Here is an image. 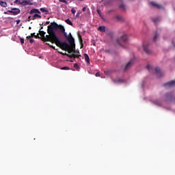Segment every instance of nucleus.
I'll use <instances>...</instances> for the list:
<instances>
[{
  "instance_id": "obj_38",
  "label": "nucleus",
  "mask_w": 175,
  "mask_h": 175,
  "mask_svg": "<svg viewBox=\"0 0 175 175\" xmlns=\"http://www.w3.org/2000/svg\"><path fill=\"white\" fill-rule=\"evenodd\" d=\"M29 39V43H33V42H35V40H33L32 38Z\"/></svg>"
},
{
  "instance_id": "obj_28",
  "label": "nucleus",
  "mask_w": 175,
  "mask_h": 175,
  "mask_svg": "<svg viewBox=\"0 0 175 175\" xmlns=\"http://www.w3.org/2000/svg\"><path fill=\"white\" fill-rule=\"evenodd\" d=\"M60 69L62 70H69L70 68L68 66H64V67H61Z\"/></svg>"
},
{
  "instance_id": "obj_2",
  "label": "nucleus",
  "mask_w": 175,
  "mask_h": 175,
  "mask_svg": "<svg viewBox=\"0 0 175 175\" xmlns=\"http://www.w3.org/2000/svg\"><path fill=\"white\" fill-rule=\"evenodd\" d=\"M64 31H61L62 33H64V36L67 39L68 43V46H62L59 47V49H62V50H68V53H76L75 49H76V44H75V38H73V36H72V33H66L65 32V27H64Z\"/></svg>"
},
{
  "instance_id": "obj_22",
  "label": "nucleus",
  "mask_w": 175,
  "mask_h": 175,
  "mask_svg": "<svg viewBox=\"0 0 175 175\" xmlns=\"http://www.w3.org/2000/svg\"><path fill=\"white\" fill-rule=\"evenodd\" d=\"M39 33H40V36L42 37V39L44 38V35H46V32L41 31V30L39 31Z\"/></svg>"
},
{
  "instance_id": "obj_45",
  "label": "nucleus",
  "mask_w": 175,
  "mask_h": 175,
  "mask_svg": "<svg viewBox=\"0 0 175 175\" xmlns=\"http://www.w3.org/2000/svg\"><path fill=\"white\" fill-rule=\"evenodd\" d=\"M157 105H158V106H161L162 104H161V103H159L157 104Z\"/></svg>"
},
{
  "instance_id": "obj_52",
  "label": "nucleus",
  "mask_w": 175,
  "mask_h": 175,
  "mask_svg": "<svg viewBox=\"0 0 175 175\" xmlns=\"http://www.w3.org/2000/svg\"><path fill=\"white\" fill-rule=\"evenodd\" d=\"M174 100H175V98H174Z\"/></svg>"
},
{
  "instance_id": "obj_11",
  "label": "nucleus",
  "mask_w": 175,
  "mask_h": 175,
  "mask_svg": "<svg viewBox=\"0 0 175 175\" xmlns=\"http://www.w3.org/2000/svg\"><path fill=\"white\" fill-rule=\"evenodd\" d=\"M150 5H152V6H154V8H157V9H161L162 8V5L161 4H158L154 1H151L150 2Z\"/></svg>"
},
{
  "instance_id": "obj_42",
  "label": "nucleus",
  "mask_w": 175,
  "mask_h": 175,
  "mask_svg": "<svg viewBox=\"0 0 175 175\" xmlns=\"http://www.w3.org/2000/svg\"><path fill=\"white\" fill-rule=\"evenodd\" d=\"M100 76V72H97L96 74V77H99Z\"/></svg>"
},
{
  "instance_id": "obj_47",
  "label": "nucleus",
  "mask_w": 175,
  "mask_h": 175,
  "mask_svg": "<svg viewBox=\"0 0 175 175\" xmlns=\"http://www.w3.org/2000/svg\"><path fill=\"white\" fill-rule=\"evenodd\" d=\"M20 21H16V24H19Z\"/></svg>"
},
{
  "instance_id": "obj_41",
  "label": "nucleus",
  "mask_w": 175,
  "mask_h": 175,
  "mask_svg": "<svg viewBox=\"0 0 175 175\" xmlns=\"http://www.w3.org/2000/svg\"><path fill=\"white\" fill-rule=\"evenodd\" d=\"M74 68H75L76 69H77V68H79V64H74Z\"/></svg>"
},
{
  "instance_id": "obj_44",
  "label": "nucleus",
  "mask_w": 175,
  "mask_h": 175,
  "mask_svg": "<svg viewBox=\"0 0 175 175\" xmlns=\"http://www.w3.org/2000/svg\"><path fill=\"white\" fill-rule=\"evenodd\" d=\"M27 21H31V16H29Z\"/></svg>"
},
{
  "instance_id": "obj_40",
  "label": "nucleus",
  "mask_w": 175,
  "mask_h": 175,
  "mask_svg": "<svg viewBox=\"0 0 175 175\" xmlns=\"http://www.w3.org/2000/svg\"><path fill=\"white\" fill-rule=\"evenodd\" d=\"M21 44H24V38H20Z\"/></svg>"
},
{
  "instance_id": "obj_30",
  "label": "nucleus",
  "mask_w": 175,
  "mask_h": 175,
  "mask_svg": "<svg viewBox=\"0 0 175 175\" xmlns=\"http://www.w3.org/2000/svg\"><path fill=\"white\" fill-rule=\"evenodd\" d=\"M96 12L100 16V17L102 16V12H100V9L97 8Z\"/></svg>"
},
{
  "instance_id": "obj_13",
  "label": "nucleus",
  "mask_w": 175,
  "mask_h": 175,
  "mask_svg": "<svg viewBox=\"0 0 175 175\" xmlns=\"http://www.w3.org/2000/svg\"><path fill=\"white\" fill-rule=\"evenodd\" d=\"M34 13H36L37 14H41L40 11H39V10H38V9H32L29 12V14H33Z\"/></svg>"
},
{
  "instance_id": "obj_31",
  "label": "nucleus",
  "mask_w": 175,
  "mask_h": 175,
  "mask_svg": "<svg viewBox=\"0 0 175 175\" xmlns=\"http://www.w3.org/2000/svg\"><path fill=\"white\" fill-rule=\"evenodd\" d=\"M58 53H59V54H62V55H66L67 57H69L70 55H69V54H68V53H62V52H60V51H58Z\"/></svg>"
},
{
  "instance_id": "obj_10",
  "label": "nucleus",
  "mask_w": 175,
  "mask_h": 175,
  "mask_svg": "<svg viewBox=\"0 0 175 175\" xmlns=\"http://www.w3.org/2000/svg\"><path fill=\"white\" fill-rule=\"evenodd\" d=\"M154 70H155V73H156L157 76H158V77H162V72H161V68L157 67L154 69Z\"/></svg>"
},
{
  "instance_id": "obj_29",
  "label": "nucleus",
  "mask_w": 175,
  "mask_h": 175,
  "mask_svg": "<svg viewBox=\"0 0 175 175\" xmlns=\"http://www.w3.org/2000/svg\"><path fill=\"white\" fill-rule=\"evenodd\" d=\"M14 3H16V5H22L21 0H16Z\"/></svg>"
},
{
  "instance_id": "obj_19",
  "label": "nucleus",
  "mask_w": 175,
  "mask_h": 175,
  "mask_svg": "<svg viewBox=\"0 0 175 175\" xmlns=\"http://www.w3.org/2000/svg\"><path fill=\"white\" fill-rule=\"evenodd\" d=\"M36 18H42V16L38 14H35L32 18L31 20H36Z\"/></svg>"
},
{
  "instance_id": "obj_50",
  "label": "nucleus",
  "mask_w": 175,
  "mask_h": 175,
  "mask_svg": "<svg viewBox=\"0 0 175 175\" xmlns=\"http://www.w3.org/2000/svg\"><path fill=\"white\" fill-rule=\"evenodd\" d=\"M105 51H106V53H109V50H106Z\"/></svg>"
},
{
  "instance_id": "obj_43",
  "label": "nucleus",
  "mask_w": 175,
  "mask_h": 175,
  "mask_svg": "<svg viewBox=\"0 0 175 175\" xmlns=\"http://www.w3.org/2000/svg\"><path fill=\"white\" fill-rule=\"evenodd\" d=\"M83 12H85V10H87V7H84L82 9Z\"/></svg>"
},
{
  "instance_id": "obj_37",
  "label": "nucleus",
  "mask_w": 175,
  "mask_h": 175,
  "mask_svg": "<svg viewBox=\"0 0 175 175\" xmlns=\"http://www.w3.org/2000/svg\"><path fill=\"white\" fill-rule=\"evenodd\" d=\"M34 38H35L36 39H40V37L39 36V33H37V35H35V36H34Z\"/></svg>"
},
{
  "instance_id": "obj_6",
  "label": "nucleus",
  "mask_w": 175,
  "mask_h": 175,
  "mask_svg": "<svg viewBox=\"0 0 175 175\" xmlns=\"http://www.w3.org/2000/svg\"><path fill=\"white\" fill-rule=\"evenodd\" d=\"M133 64H135V62H133V60H131L130 62H129L126 64V66L122 67L124 71V72H128V70H129V69H131V68H132V66H133Z\"/></svg>"
},
{
  "instance_id": "obj_27",
  "label": "nucleus",
  "mask_w": 175,
  "mask_h": 175,
  "mask_svg": "<svg viewBox=\"0 0 175 175\" xmlns=\"http://www.w3.org/2000/svg\"><path fill=\"white\" fill-rule=\"evenodd\" d=\"M152 21H153V23L157 24L159 21V18H154L152 19Z\"/></svg>"
},
{
  "instance_id": "obj_48",
  "label": "nucleus",
  "mask_w": 175,
  "mask_h": 175,
  "mask_svg": "<svg viewBox=\"0 0 175 175\" xmlns=\"http://www.w3.org/2000/svg\"><path fill=\"white\" fill-rule=\"evenodd\" d=\"M46 24H50V21L46 22Z\"/></svg>"
},
{
  "instance_id": "obj_36",
  "label": "nucleus",
  "mask_w": 175,
  "mask_h": 175,
  "mask_svg": "<svg viewBox=\"0 0 175 175\" xmlns=\"http://www.w3.org/2000/svg\"><path fill=\"white\" fill-rule=\"evenodd\" d=\"M71 12L72 14H76V10L75 8H72Z\"/></svg>"
},
{
  "instance_id": "obj_51",
  "label": "nucleus",
  "mask_w": 175,
  "mask_h": 175,
  "mask_svg": "<svg viewBox=\"0 0 175 175\" xmlns=\"http://www.w3.org/2000/svg\"><path fill=\"white\" fill-rule=\"evenodd\" d=\"M41 29H43V27H41Z\"/></svg>"
},
{
  "instance_id": "obj_8",
  "label": "nucleus",
  "mask_w": 175,
  "mask_h": 175,
  "mask_svg": "<svg viewBox=\"0 0 175 175\" xmlns=\"http://www.w3.org/2000/svg\"><path fill=\"white\" fill-rule=\"evenodd\" d=\"M143 47H144V50L145 53H146L148 55H150V54H152V51H151V50H149L147 48V47H148V44L147 45H146V44H144Z\"/></svg>"
},
{
  "instance_id": "obj_3",
  "label": "nucleus",
  "mask_w": 175,
  "mask_h": 175,
  "mask_svg": "<svg viewBox=\"0 0 175 175\" xmlns=\"http://www.w3.org/2000/svg\"><path fill=\"white\" fill-rule=\"evenodd\" d=\"M59 29L60 32H64V26L62 25H57V23H51L50 25L48 26L47 32L51 33L53 36H55V31Z\"/></svg>"
},
{
  "instance_id": "obj_1",
  "label": "nucleus",
  "mask_w": 175,
  "mask_h": 175,
  "mask_svg": "<svg viewBox=\"0 0 175 175\" xmlns=\"http://www.w3.org/2000/svg\"><path fill=\"white\" fill-rule=\"evenodd\" d=\"M49 35H46L43 38L44 42H51V43H55L57 47H69V44H68L66 42H62L59 40V38L57 36V34H55L53 36L51 34V33H49V31H47Z\"/></svg>"
},
{
  "instance_id": "obj_16",
  "label": "nucleus",
  "mask_w": 175,
  "mask_h": 175,
  "mask_svg": "<svg viewBox=\"0 0 175 175\" xmlns=\"http://www.w3.org/2000/svg\"><path fill=\"white\" fill-rule=\"evenodd\" d=\"M97 29L100 32H106V27L105 26H100Z\"/></svg>"
},
{
  "instance_id": "obj_18",
  "label": "nucleus",
  "mask_w": 175,
  "mask_h": 175,
  "mask_svg": "<svg viewBox=\"0 0 175 175\" xmlns=\"http://www.w3.org/2000/svg\"><path fill=\"white\" fill-rule=\"evenodd\" d=\"M165 96L168 100H172V99H173V97L172 96V93L165 94Z\"/></svg>"
},
{
  "instance_id": "obj_21",
  "label": "nucleus",
  "mask_w": 175,
  "mask_h": 175,
  "mask_svg": "<svg viewBox=\"0 0 175 175\" xmlns=\"http://www.w3.org/2000/svg\"><path fill=\"white\" fill-rule=\"evenodd\" d=\"M40 10L42 13H46V14H47L49 13V10H46V8H40Z\"/></svg>"
},
{
  "instance_id": "obj_12",
  "label": "nucleus",
  "mask_w": 175,
  "mask_h": 175,
  "mask_svg": "<svg viewBox=\"0 0 175 175\" xmlns=\"http://www.w3.org/2000/svg\"><path fill=\"white\" fill-rule=\"evenodd\" d=\"M119 8L121 9L123 12L128 10V7L126 5L122 3L119 5Z\"/></svg>"
},
{
  "instance_id": "obj_15",
  "label": "nucleus",
  "mask_w": 175,
  "mask_h": 175,
  "mask_svg": "<svg viewBox=\"0 0 175 175\" xmlns=\"http://www.w3.org/2000/svg\"><path fill=\"white\" fill-rule=\"evenodd\" d=\"M78 54H72L69 56V58H79V57H81V55H79L80 54V52H77Z\"/></svg>"
},
{
  "instance_id": "obj_39",
  "label": "nucleus",
  "mask_w": 175,
  "mask_h": 175,
  "mask_svg": "<svg viewBox=\"0 0 175 175\" xmlns=\"http://www.w3.org/2000/svg\"><path fill=\"white\" fill-rule=\"evenodd\" d=\"M48 45L49 46V47H51V49H53V50H57L55 49V46H53V45H50L49 44H48Z\"/></svg>"
},
{
  "instance_id": "obj_26",
  "label": "nucleus",
  "mask_w": 175,
  "mask_h": 175,
  "mask_svg": "<svg viewBox=\"0 0 175 175\" xmlns=\"http://www.w3.org/2000/svg\"><path fill=\"white\" fill-rule=\"evenodd\" d=\"M105 75L106 76H110V70L109 69H107L105 70Z\"/></svg>"
},
{
  "instance_id": "obj_33",
  "label": "nucleus",
  "mask_w": 175,
  "mask_h": 175,
  "mask_svg": "<svg viewBox=\"0 0 175 175\" xmlns=\"http://www.w3.org/2000/svg\"><path fill=\"white\" fill-rule=\"evenodd\" d=\"M28 3H29L28 1L23 0L22 1V5H28Z\"/></svg>"
},
{
  "instance_id": "obj_49",
  "label": "nucleus",
  "mask_w": 175,
  "mask_h": 175,
  "mask_svg": "<svg viewBox=\"0 0 175 175\" xmlns=\"http://www.w3.org/2000/svg\"><path fill=\"white\" fill-rule=\"evenodd\" d=\"M173 46L175 47V42H172Z\"/></svg>"
},
{
  "instance_id": "obj_32",
  "label": "nucleus",
  "mask_w": 175,
  "mask_h": 175,
  "mask_svg": "<svg viewBox=\"0 0 175 175\" xmlns=\"http://www.w3.org/2000/svg\"><path fill=\"white\" fill-rule=\"evenodd\" d=\"M147 69H148V70H152V66H151V65H150V64H148V66H147Z\"/></svg>"
},
{
  "instance_id": "obj_9",
  "label": "nucleus",
  "mask_w": 175,
  "mask_h": 175,
  "mask_svg": "<svg viewBox=\"0 0 175 175\" xmlns=\"http://www.w3.org/2000/svg\"><path fill=\"white\" fill-rule=\"evenodd\" d=\"M115 20L117 21H119L120 23H124L125 21V18H124L120 15H117L115 17Z\"/></svg>"
},
{
  "instance_id": "obj_14",
  "label": "nucleus",
  "mask_w": 175,
  "mask_h": 175,
  "mask_svg": "<svg viewBox=\"0 0 175 175\" xmlns=\"http://www.w3.org/2000/svg\"><path fill=\"white\" fill-rule=\"evenodd\" d=\"M83 55H84L85 62L88 64V65H90V56H88V54H87V53H84Z\"/></svg>"
},
{
  "instance_id": "obj_4",
  "label": "nucleus",
  "mask_w": 175,
  "mask_h": 175,
  "mask_svg": "<svg viewBox=\"0 0 175 175\" xmlns=\"http://www.w3.org/2000/svg\"><path fill=\"white\" fill-rule=\"evenodd\" d=\"M129 42L128 35L124 34L120 36V38L116 39L115 46H119V47H125L124 44H126Z\"/></svg>"
},
{
  "instance_id": "obj_20",
  "label": "nucleus",
  "mask_w": 175,
  "mask_h": 175,
  "mask_svg": "<svg viewBox=\"0 0 175 175\" xmlns=\"http://www.w3.org/2000/svg\"><path fill=\"white\" fill-rule=\"evenodd\" d=\"M124 82H125V80L122 79H120V78H118L116 80V83H118V84H121V83H124Z\"/></svg>"
},
{
  "instance_id": "obj_34",
  "label": "nucleus",
  "mask_w": 175,
  "mask_h": 175,
  "mask_svg": "<svg viewBox=\"0 0 175 175\" xmlns=\"http://www.w3.org/2000/svg\"><path fill=\"white\" fill-rule=\"evenodd\" d=\"M110 35H111V40H112L113 42V39H114V33L111 31Z\"/></svg>"
},
{
  "instance_id": "obj_23",
  "label": "nucleus",
  "mask_w": 175,
  "mask_h": 175,
  "mask_svg": "<svg viewBox=\"0 0 175 175\" xmlns=\"http://www.w3.org/2000/svg\"><path fill=\"white\" fill-rule=\"evenodd\" d=\"M159 38V34H158V33H156L154 38H153V40L154 42H157V39Z\"/></svg>"
},
{
  "instance_id": "obj_17",
  "label": "nucleus",
  "mask_w": 175,
  "mask_h": 175,
  "mask_svg": "<svg viewBox=\"0 0 175 175\" xmlns=\"http://www.w3.org/2000/svg\"><path fill=\"white\" fill-rule=\"evenodd\" d=\"M0 5L2 8H8V3L3 1H0Z\"/></svg>"
},
{
  "instance_id": "obj_7",
  "label": "nucleus",
  "mask_w": 175,
  "mask_h": 175,
  "mask_svg": "<svg viewBox=\"0 0 175 175\" xmlns=\"http://www.w3.org/2000/svg\"><path fill=\"white\" fill-rule=\"evenodd\" d=\"M165 88H170L172 87H175V81H171L164 84Z\"/></svg>"
},
{
  "instance_id": "obj_35",
  "label": "nucleus",
  "mask_w": 175,
  "mask_h": 175,
  "mask_svg": "<svg viewBox=\"0 0 175 175\" xmlns=\"http://www.w3.org/2000/svg\"><path fill=\"white\" fill-rule=\"evenodd\" d=\"M59 2H62L63 3H66V5H68V1L66 0H59Z\"/></svg>"
},
{
  "instance_id": "obj_46",
  "label": "nucleus",
  "mask_w": 175,
  "mask_h": 175,
  "mask_svg": "<svg viewBox=\"0 0 175 175\" xmlns=\"http://www.w3.org/2000/svg\"><path fill=\"white\" fill-rule=\"evenodd\" d=\"M79 16H80V14L77 13V17H79Z\"/></svg>"
},
{
  "instance_id": "obj_5",
  "label": "nucleus",
  "mask_w": 175,
  "mask_h": 175,
  "mask_svg": "<svg viewBox=\"0 0 175 175\" xmlns=\"http://www.w3.org/2000/svg\"><path fill=\"white\" fill-rule=\"evenodd\" d=\"M21 13V10L20 8H12L10 10L4 12V14H12V16H17V14H20Z\"/></svg>"
},
{
  "instance_id": "obj_25",
  "label": "nucleus",
  "mask_w": 175,
  "mask_h": 175,
  "mask_svg": "<svg viewBox=\"0 0 175 175\" xmlns=\"http://www.w3.org/2000/svg\"><path fill=\"white\" fill-rule=\"evenodd\" d=\"M31 38H35V33H32L30 36H27L26 39H31Z\"/></svg>"
},
{
  "instance_id": "obj_24",
  "label": "nucleus",
  "mask_w": 175,
  "mask_h": 175,
  "mask_svg": "<svg viewBox=\"0 0 175 175\" xmlns=\"http://www.w3.org/2000/svg\"><path fill=\"white\" fill-rule=\"evenodd\" d=\"M65 22L66 23V24H68V25H73V23H72V21H70V19H66Z\"/></svg>"
}]
</instances>
